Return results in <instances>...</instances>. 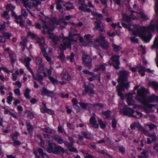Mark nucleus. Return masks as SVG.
I'll list each match as a JSON object with an SVG mask.
<instances>
[{"mask_svg": "<svg viewBox=\"0 0 158 158\" xmlns=\"http://www.w3.org/2000/svg\"><path fill=\"white\" fill-rule=\"evenodd\" d=\"M42 94L48 96H51L53 94L52 91H50L48 90L45 87H43L41 91Z\"/></svg>", "mask_w": 158, "mask_h": 158, "instance_id": "obj_16", "label": "nucleus"}, {"mask_svg": "<svg viewBox=\"0 0 158 158\" xmlns=\"http://www.w3.org/2000/svg\"><path fill=\"white\" fill-rule=\"evenodd\" d=\"M92 106H93V107H101L102 108H103L104 105L103 104L101 103H96L95 104H93L92 105Z\"/></svg>", "mask_w": 158, "mask_h": 158, "instance_id": "obj_64", "label": "nucleus"}, {"mask_svg": "<svg viewBox=\"0 0 158 158\" xmlns=\"http://www.w3.org/2000/svg\"><path fill=\"white\" fill-rule=\"evenodd\" d=\"M46 60L49 62L50 64H53V62L52 60V58L48 56L47 53L46 52L43 54Z\"/></svg>", "mask_w": 158, "mask_h": 158, "instance_id": "obj_29", "label": "nucleus"}, {"mask_svg": "<svg viewBox=\"0 0 158 158\" xmlns=\"http://www.w3.org/2000/svg\"><path fill=\"white\" fill-rule=\"evenodd\" d=\"M52 138L60 144L63 143L64 141L63 139L58 135H54Z\"/></svg>", "mask_w": 158, "mask_h": 158, "instance_id": "obj_15", "label": "nucleus"}, {"mask_svg": "<svg viewBox=\"0 0 158 158\" xmlns=\"http://www.w3.org/2000/svg\"><path fill=\"white\" fill-rule=\"evenodd\" d=\"M48 78L49 80L53 83H55L58 82V81L55 79L53 77L51 76H49Z\"/></svg>", "mask_w": 158, "mask_h": 158, "instance_id": "obj_62", "label": "nucleus"}, {"mask_svg": "<svg viewBox=\"0 0 158 158\" xmlns=\"http://www.w3.org/2000/svg\"><path fill=\"white\" fill-rule=\"evenodd\" d=\"M37 151L39 152L40 155L42 157H44L45 156H46L47 157H49V156H48L47 154L44 152L42 148H38L37 149Z\"/></svg>", "mask_w": 158, "mask_h": 158, "instance_id": "obj_26", "label": "nucleus"}, {"mask_svg": "<svg viewBox=\"0 0 158 158\" xmlns=\"http://www.w3.org/2000/svg\"><path fill=\"white\" fill-rule=\"evenodd\" d=\"M134 114H135V115L134 114H132V117L139 118L142 116V114L141 113L138 111H135Z\"/></svg>", "mask_w": 158, "mask_h": 158, "instance_id": "obj_31", "label": "nucleus"}, {"mask_svg": "<svg viewBox=\"0 0 158 158\" xmlns=\"http://www.w3.org/2000/svg\"><path fill=\"white\" fill-rule=\"evenodd\" d=\"M147 92L145 89L141 87L137 91V95L135 98V99L142 103H145L146 102Z\"/></svg>", "mask_w": 158, "mask_h": 158, "instance_id": "obj_4", "label": "nucleus"}, {"mask_svg": "<svg viewBox=\"0 0 158 158\" xmlns=\"http://www.w3.org/2000/svg\"><path fill=\"white\" fill-rule=\"evenodd\" d=\"M123 19L127 22H130L131 20V18L129 15L124 14L123 15Z\"/></svg>", "mask_w": 158, "mask_h": 158, "instance_id": "obj_33", "label": "nucleus"}, {"mask_svg": "<svg viewBox=\"0 0 158 158\" xmlns=\"http://www.w3.org/2000/svg\"><path fill=\"white\" fill-rule=\"evenodd\" d=\"M111 113V112L110 110H108L103 111L102 112V114L106 118H108L110 117Z\"/></svg>", "mask_w": 158, "mask_h": 158, "instance_id": "obj_38", "label": "nucleus"}, {"mask_svg": "<svg viewBox=\"0 0 158 158\" xmlns=\"http://www.w3.org/2000/svg\"><path fill=\"white\" fill-rule=\"evenodd\" d=\"M29 65H26L25 66L27 67V69L31 72V74L32 75V76L34 78H36V77L35 76L34 72H33V71L31 69V68H30L29 67Z\"/></svg>", "mask_w": 158, "mask_h": 158, "instance_id": "obj_55", "label": "nucleus"}, {"mask_svg": "<svg viewBox=\"0 0 158 158\" xmlns=\"http://www.w3.org/2000/svg\"><path fill=\"white\" fill-rule=\"evenodd\" d=\"M75 56L73 52H72L71 53L70 56H67L66 58L67 59L69 60L71 62H73L74 60Z\"/></svg>", "mask_w": 158, "mask_h": 158, "instance_id": "obj_42", "label": "nucleus"}, {"mask_svg": "<svg viewBox=\"0 0 158 158\" xmlns=\"http://www.w3.org/2000/svg\"><path fill=\"white\" fill-rule=\"evenodd\" d=\"M26 124L27 126V129L29 133H31L32 132L33 127L31 125L30 123L28 121H27Z\"/></svg>", "mask_w": 158, "mask_h": 158, "instance_id": "obj_27", "label": "nucleus"}, {"mask_svg": "<svg viewBox=\"0 0 158 158\" xmlns=\"http://www.w3.org/2000/svg\"><path fill=\"white\" fill-rule=\"evenodd\" d=\"M158 100V97L155 94H152L148 97L147 102L148 103L154 102Z\"/></svg>", "mask_w": 158, "mask_h": 158, "instance_id": "obj_13", "label": "nucleus"}, {"mask_svg": "<svg viewBox=\"0 0 158 158\" xmlns=\"http://www.w3.org/2000/svg\"><path fill=\"white\" fill-rule=\"evenodd\" d=\"M148 85L153 86L155 89H158V83L156 82L150 81Z\"/></svg>", "mask_w": 158, "mask_h": 158, "instance_id": "obj_32", "label": "nucleus"}, {"mask_svg": "<svg viewBox=\"0 0 158 158\" xmlns=\"http://www.w3.org/2000/svg\"><path fill=\"white\" fill-rule=\"evenodd\" d=\"M44 64H41L39 65V68L38 69V72L39 73H42V71L44 70Z\"/></svg>", "mask_w": 158, "mask_h": 158, "instance_id": "obj_57", "label": "nucleus"}, {"mask_svg": "<svg viewBox=\"0 0 158 158\" xmlns=\"http://www.w3.org/2000/svg\"><path fill=\"white\" fill-rule=\"evenodd\" d=\"M118 75L119 77L118 79V81L120 84L116 87L117 91L118 93V95L122 99H123L124 95L122 92L125 91V88L128 89L129 86V82H127L128 73L125 70H120Z\"/></svg>", "mask_w": 158, "mask_h": 158, "instance_id": "obj_1", "label": "nucleus"}, {"mask_svg": "<svg viewBox=\"0 0 158 158\" xmlns=\"http://www.w3.org/2000/svg\"><path fill=\"white\" fill-rule=\"evenodd\" d=\"M107 65L106 64H100L99 67H98L99 70H101L102 71H104L106 69V66H107Z\"/></svg>", "mask_w": 158, "mask_h": 158, "instance_id": "obj_50", "label": "nucleus"}, {"mask_svg": "<svg viewBox=\"0 0 158 158\" xmlns=\"http://www.w3.org/2000/svg\"><path fill=\"white\" fill-rule=\"evenodd\" d=\"M123 113L125 115H127L129 117H131L132 114H134L135 111L128 107L127 106H124L123 109Z\"/></svg>", "mask_w": 158, "mask_h": 158, "instance_id": "obj_11", "label": "nucleus"}, {"mask_svg": "<svg viewBox=\"0 0 158 158\" xmlns=\"http://www.w3.org/2000/svg\"><path fill=\"white\" fill-rule=\"evenodd\" d=\"M67 127L68 128H69V129L72 130H74L75 129V127L74 126H73V125L72 124V123H70L68 122H67Z\"/></svg>", "mask_w": 158, "mask_h": 158, "instance_id": "obj_58", "label": "nucleus"}, {"mask_svg": "<svg viewBox=\"0 0 158 158\" xmlns=\"http://www.w3.org/2000/svg\"><path fill=\"white\" fill-rule=\"evenodd\" d=\"M119 58V56L115 55L113 56L110 58L112 61V64L113 66L116 69H118L119 68V65L120 63Z\"/></svg>", "mask_w": 158, "mask_h": 158, "instance_id": "obj_9", "label": "nucleus"}, {"mask_svg": "<svg viewBox=\"0 0 158 158\" xmlns=\"http://www.w3.org/2000/svg\"><path fill=\"white\" fill-rule=\"evenodd\" d=\"M85 89L83 91L82 95L85 96L87 93L89 95H92L94 93V91L93 90L94 87V85L92 83H89L88 85H85L84 86Z\"/></svg>", "mask_w": 158, "mask_h": 158, "instance_id": "obj_7", "label": "nucleus"}, {"mask_svg": "<svg viewBox=\"0 0 158 158\" xmlns=\"http://www.w3.org/2000/svg\"><path fill=\"white\" fill-rule=\"evenodd\" d=\"M19 135V133L17 131H16L14 133H13L12 135V139H13V138H15V139H17L18 136Z\"/></svg>", "mask_w": 158, "mask_h": 158, "instance_id": "obj_63", "label": "nucleus"}, {"mask_svg": "<svg viewBox=\"0 0 158 158\" xmlns=\"http://www.w3.org/2000/svg\"><path fill=\"white\" fill-rule=\"evenodd\" d=\"M146 126L148 127V128L150 130H152L155 128H156V126L152 123L146 124Z\"/></svg>", "mask_w": 158, "mask_h": 158, "instance_id": "obj_45", "label": "nucleus"}, {"mask_svg": "<svg viewBox=\"0 0 158 158\" xmlns=\"http://www.w3.org/2000/svg\"><path fill=\"white\" fill-rule=\"evenodd\" d=\"M89 122L92 125V126L96 128L98 127V125L97 123V121L94 117H92L90 119Z\"/></svg>", "mask_w": 158, "mask_h": 158, "instance_id": "obj_19", "label": "nucleus"}, {"mask_svg": "<svg viewBox=\"0 0 158 158\" xmlns=\"http://www.w3.org/2000/svg\"><path fill=\"white\" fill-rule=\"evenodd\" d=\"M31 1V2H32V3H31L33 5L34 7H37L39 5H40L41 4V2L40 1Z\"/></svg>", "mask_w": 158, "mask_h": 158, "instance_id": "obj_52", "label": "nucleus"}, {"mask_svg": "<svg viewBox=\"0 0 158 158\" xmlns=\"http://www.w3.org/2000/svg\"><path fill=\"white\" fill-rule=\"evenodd\" d=\"M87 6L85 4H81V5L79 7V9L82 11L87 12H91V10L87 8Z\"/></svg>", "mask_w": 158, "mask_h": 158, "instance_id": "obj_17", "label": "nucleus"}, {"mask_svg": "<svg viewBox=\"0 0 158 158\" xmlns=\"http://www.w3.org/2000/svg\"><path fill=\"white\" fill-rule=\"evenodd\" d=\"M72 41V39L68 37L64 38L62 41L63 43L60 44V49L64 51L65 50L66 48H70Z\"/></svg>", "mask_w": 158, "mask_h": 158, "instance_id": "obj_6", "label": "nucleus"}, {"mask_svg": "<svg viewBox=\"0 0 158 158\" xmlns=\"http://www.w3.org/2000/svg\"><path fill=\"white\" fill-rule=\"evenodd\" d=\"M112 47L113 48L114 51L116 52H119L122 49L120 46L114 44H112Z\"/></svg>", "mask_w": 158, "mask_h": 158, "instance_id": "obj_34", "label": "nucleus"}, {"mask_svg": "<svg viewBox=\"0 0 158 158\" xmlns=\"http://www.w3.org/2000/svg\"><path fill=\"white\" fill-rule=\"evenodd\" d=\"M31 3H32V2H31V1L30 2L27 4V7H25L27 8V10L30 13H31V12L29 8L31 9L33 7H34L33 5Z\"/></svg>", "mask_w": 158, "mask_h": 158, "instance_id": "obj_49", "label": "nucleus"}, {"mask_svg": "<svg viewBox=\"0 0 158 158\" xmlns=\"http://www.w3.org/2000/svg\"><path fill=\"white\" fill-rule=\"evenodd\" d=\"M63 143L68 148L73 147V146L72 144L70 142L69 143L68 141L64 140Z\"/></svg>", "mask_w": 158, "mask_h": 158, "instance_id": "obj_61", "label": "nucleus"}, {"mask_svg": "<svg viewBox=\"0 0 158 158\" xmlns=\"http://www.w3.org/2000/svg\"><path fill=\"white\" fill-rule=\"evenodd\" d=\"M81 59L82 63L84 66L87 67L89 69L92 67V59L88 53L85 51L83 52Z\"/></svg>", "mask_w": 158, "mask_h": 158, "instance_id": "obj_5", "label": "nucleus"}, {"mask_svg": "<svg viewBox=\"0 0 158 158\" xmlns=\"http://www.w3.org/2000/svg\"><path fill=\"white\" fill-rule=\"evenodd\" d=\"M79 104L81 107L85 110H88L90 109V105L91 104L88 103H85L83 102H80Z\"/></svg>", "mask_w": 158, "mask_h": 158, "instance_id": "obj_20", "label": "nucleus"}, {"mask_svg": "<svg viewBox=\"0 0 158 158\" xmlns=\"http://www.w3.org/2000/svg\"><path fill=\"white\" fill-rule=\"evenodd\" d=\"M94 30H98L101 32H105V26L102 24L101 22L94 21Z\"/></svg>", "mask_w": 158, "mask_h": 158, "instance_id": "obj_10", "label": "nucleus"}, {"mask_svg": "<svg viewBox=\"0 0 158 158\" xmlns=\"http://www.w3.org/2000/svg\"><path fill=\"white\" fill-rule=\"evenodd\" d=\"M154 44L156 45L157 50L156 51V56L155 59L156 65L158 67V37L156 38L154 40Z\"/></svg>", "mask_w": 158, "mask_h": 158, "instance_id": "obj_21", "label": "nucleus"}, {"mask_svg": "<svg viewBox=\"0 0 158 158\" xmlns=\"http://www.w3.org/2000/svg\"><path fill=\"white\" fill-rule=\"evenodd\" d=\"M11 12L12 16L14 17L15 19H19L20 18V17H22V15L18 16L14 11H12Z\"/></svg>", "mask_w": 158, "mask_h": 158, "instance_id": "obj_56", "label": "nucleus"}, {"mask_svg": "<svg viewBox=\"0 0 158 158\" xmlns=\"http://www.w3.org/2000/svg\"><path fill=\"white\" fill-rule=\"evenodd\" d=\"M98 122L99 123L100 126L102 128H104L106 127V125L104 123L102 120L99 118L98 119Z\"/></svg>", "mask_w": 158, "mask_h": 158, "instance_id": "obj_39", "label": "nucleus"}, {"mask_svg": "<svg viewBox=\"0 0 158 158\" xmlns=\"http://www.w3.org/2000/svg\"><path fill=\"white\" fill-rule=\"evenodd\" d=\"M6 9L8 11H13L15 9V6L11 4H8L6 6Z\"/></svg>", "mask_w": 158, "mask_h": 158, "instance_id": "obj_36", "label": "nucleus"}, {"mask_svg": "<svg viewBox=\"0 0 158 158\" xmlns=\"http://www.w3.org/2000/svg\"><path fill=\"white\" fill-rule=\"evenodd\" d=\"M3 35L6 39H9L12 36V34L9 32H3Z\"/></svg>", "mask_w": 158, "mask_h": 158, "instance_id": "obj_46", "label": "nucleus"}, {"mask_svg": "<svg viewBox=\"0 0 158 158\" xmlns=\"http://www.w3.org/2000/svg\"><path fill=\"white\" fill-rule=\"evenodd\" d=\"M58 59H60L62 61H64L65 60V55L63 51H61L59 55L57 56Z\"/></svg>", "mask_w": 158, "mask_h": 158, "instance_id": "obj_35", "label": "nucleus"}, {"mask_svg": "<svg viewBox=\"0 0 158 158\" xmlns=\"http://www.w3.org/2000/svg\"><path fill=\"white\" fill-rule=\"evenodd\" d=\"M42 59L40 57H38L36 58V62L37 64L40 65L41 64H43L42 63Z\"/></svg>", "mask_w": 158, "mask_h": 158, "instance_id": "obj_48", "label": "nucleus"}, {"mask_svg": "<svg viewBox=\"0 0 158 158\" xmlns=\"http://www.w3.org/2000/svg\"><path fill=\"white\" fill-rule=\"evenodd\" d=\"M68 139L70 143L73 146L74 143L75 142V141L72 137L69 136Z\"/></svg>", "mask_w": 158, "mask_h": 158, "instance_id": "obj_59", "label": "nucleus"}, {"mask_svg": "<svg viewBox=\"0 0 158 158\" xmlns=\"http://www.w3.org/2000/svg\"><path fill=\"white\" fill-rule=\"evenodd\" d=\"M73 106L74 108L76 110L77 113H79L81 112V108L77 105H73Z\"/></svg>", "mask_w": 158, "mask_h": 158, "instance_id": "obj_60", "label": "nucleus"}, {"mask_svg": "<svg viewBox=\"0 0 158 158\" xmlns=\"http://www.w3.org/2000/svg\"><path fill=\"white\" fill-rule=\"evenodd\" d=\"M56 8L59 11L63 12V11L62 5L60 4H56Z\"/></svg>", "mask_w": 158, "mask_h": 158, "instance_id": "obj_53", "label": "nucleus"}, {"mask_svg": "<svg viewBox=\"0 0 158 158\" xmlns=\"http://www.w3.org/2000/svg\"><path fill=\"white\" fill-rule=\"evenodd\" d=\"M49 153H53L55 154L60 153V152L64 153L65 151L64 149L60 145L57 146L56 144L54 143L48 142V145L46 150Z\"/></svg>", "mask_w": 158, "mask_h": 158, "instance_id": "obj_3", "label": "nucleus"}, {"mask_svg": "<svg viewBox=\"0 0 158 158\" xmlns=\"http://www.w3.org/2000/svg\"><path fill=\"white\" fill-rule=\"evenodd\" d=\"M100 46L103 49L108 48L109 47V44L108 41L106 40L99 44Z\"/></svg>", "mask_w": 158, "mask_h": 158, "instance_id": "obj_22", "label": "nucleus"}, {"mask_svg": "<svg viewBox=\"0 0 158 158\" xmlns=\"http://www.w3.org/2000/svg\"><path fill=\"white\" fill-rule=\"evenodd\" d=\"M82 134L84 137L87 139H93L94 138L93 135L88 133H87L85 131H82L81 132Z\"/></svg>", "mask_w": 158, "mask_h": 158, "instance_id": "obj_24", "label": "nucleus"}, {"mask_svg": "<svg viewBox=\"0 0 158 158\" xmlns=\"http://www.w3.org/2000/svg\"><path fill=\"white\" fill-rule=\"evenodd\" d=\"M39 46L40 47L41 50V52L43 54L47 52L46 51V48H47L46 45H45L44 44H42Z\"/></svg>", "mask_w": 158, "mask_h": 158, "instance_id": "obj_40", "label": "nucleus"}, {"mask_svg": "<svg viewBox=\"0 0 158 158\" xmlns=\"http://www.w3.org/2000/svg\"><path fill=\"white\" fill-rule=\"evenodd\" d=\"M139 131H141L145 135L152 138V140L155 142L157 140V137L155 133H150L148 130H146L143 127L139 126Z\"/></svg>", "mask_w": 158, "mask_h": 158, "instance_id": "obj_8", "label": "nucleus"}, {"mask_svg": "<svg viewBox=\"0 0 158 158\" xmlns=\"http://www.w3.org/2000/svg\"><path fill=\"white\" fill-rule=\"evenodd\" d=\"M31 60V59L29 57H25L24 59V61L26 63L25 65H30V62Z\"/></svg>", "mask_w": 158, "mask_h": 158, "instance_id": "obj_54", "label": "nucleus"}, {"mask_svg": "<svg viewBox=\"0 0 158 158\" xmlns=\"http://www.w3.org/2000/svg\"><path fill=\"white\" fill-rule=\"evenodd\" d=\"M132 94H129L127 97V102L129 106L133 105L134 104L135 101L132 98Z\"/></svg>", "mask_w": 158, "mask_h": 158, "instance_id": "obj_14", "label": "nucleus"}, {"mask_svg": "<svg viewBox=\"0 0 158 158\" xmlns=\"http://www.w3.org/2000/svg\"><path fill=\"white\" fill-rule=\"evenodd\" d=\"M148 150H144L141 153V154L143 155V157L145 158H148Z\"/></svg>", "mask_w": 158, "mask_h": 158, "instance_id": "obj_43", "label": "nucleus"}, {"mask_svg": "<svg viewBox=\"0 0 158 158\" xmlns=\"http://www.w3.org/2000/svg\"><path fill=\"white\" fill-rule=\"evenodd\" d=\"M9 56L10 58L11 63L13 64L16 60V56L15 54L14 53L10 52L9 53Z\"/></svg>", "mask_w": 158, "mask_h": 158, "instance_id": "obj_28", "label": "nucleus"}, {"mask_svg": "<svg viewBox=\"0 0 158 158\" xmlns=\"http://www.w3.org/2000/svg\"><path fill=\"white\" fill-rule=\"evenodd\" d=\"M90 75L91 76V77H89L88 78V80L90 81H92L95 80L98 77L97 74H95L93 72Z\"/></svg>", "mask_w": 158, "mask_h": 158, "instance_id": "obj_30", "label": "nucleus"}, {"mask_svg": "<svg viewBox=\"0 0 158 158\" xmlns=\"http://www.w3.org/2000/svg\"><path fill=\"white\" fill-rule=\"evenodd\" d=\"M61 75L62 80H64L67 81H69L70 80L71 77L67 72L63 71Z\"/></svg>", "mask_w": 158, "mask_h": 158, "instance_id": "obj_18", "label": "nucleus"}, {"mask_svg": "<svg viewBox=\"0 0 158 158\" xmlns=\"http://www.w3.org/2000/svg\"><path fill=\"white\" fill-rule=\"evenodd\" d=\"M30 92V90L28 88L26 89L25 93H24V95L25 97L27 98L30 99L31 97L29 95V94Z\"/></svg>", "mask_w": 158, "mask_h": 158, "instance_id": "obj_37", "label": "nucleus"}, {"mask_svg": "<svg viewBox=\"0 0 158 158\" xmlns=\"http://www.w3.org/2000/svg\"><path fill=\"white\" fill-rule=\"evenodd\" d=\"M42 130L44 132L47 133L54 134L55 133V131L49 127H47L42 129Z\"/></svg>", "mask_w": 158, "mask_h": 158, "instance_id": "obj_25", "label": "nucleus"}, {"mask_svg": "<svg viewBox=\"0 0 158 158\" xmlns=\"http://www.w3.org/2000/svg\"><path fill=\"white\" fill-rule=\"evenodd\" d=\"M41 22L43 23L42 27L43 29L42 33L45 35L48 34L49 35V38L52 39V40L55 45L58 44V42L60 41V37L54 35L51 31L54 30V28L53 26L49 24H47L46 22L43 19L41 20Z\"/></svg>", "mask_w": 158, "mask_h": 158, "instance_id": "obj_2", "label": "nucleus"}, {"mask_svg": "<svg viewBox=\"0 0 158 158\" xmlns=\"http://www.w3.org/2000/svg\"><path fill=\"white\" fill-rule=\"evenodd\" d=\"M71 32L70 33L69 36L72 38H73V36L76 35H78V37L79 36V34L77 33V30L74 28H71Z\"/></svg>", "mask_w": 158, "mask_h": 158, "instance_id": "obj_23", "label": "nucleus"}, {"mask_svg": "<svg viewBox=\"0 0 158 158\" xmlns=\"http://www.w3.org/2000/svg\"><path fill=\"white\" fill-rule=\"evenodd\" d=\"M138 72L140 73L142 76H143L145 74L144 72L146 71V69L145 67L139 64L136 67Z\"/></svg>", "mask_w": 158, "mask_h": 158, "instance_id": "obj_12", "label": "nucleus"}, {"mask_svg": "<svg viewBox=\"0 0 158 158\" xmlns=\"http://www.w3.org/2000/svg\"><path fill=\"white\" fill-rule=\"evenodd\" d=\"M37 78H34L35 79L39 81V80H43L44 79L43 77L40 74V73H38L36 74Z\"/></svg>", "mask_w": 158, "mask_h": 158, "instance_id": "obj_44", "label": "nucleus"}, {"mask_svg": "<svg viewBox=\"0 0 158 158\" xmlns=\"http://www.w3.org/2000/svg\"><path fill=\"white\" fill-rule=\"evenodd\" d=\"M2 16L6 19H8L9 18V16L8 15V12L5 11L2 14Z\"/></svg>", "mask_w": 158, "mask_h": 158, "instance_id": "obj_51", "label": "nucleus"}, {"mask_svg": "<svg viewBox=\"0 0 158 158\" xmlns=\"http://www.w3.org/2000/svg\"><path fill=\"white\" fill-rule=\"evenodd\" d=\"M21 15H22V17L23 16L24 17L26 18L28 15L27 13L26 12V10L24 9H22L21 10Z\"/></svg>", "mask_w": 158, "mask_h": 158, "instance_id": "obj_47", "label": "nucleus"}, {"mask_svg": "<svg viewBox=\"0 0 158 158\" xmlns=\"http://www.w3.org/2000/svg\"><path fill=\"white\" fill-rule=\"evenodd\" d=\"M106 40H105V37L102 36L101 34H100V38L99 39H97L96 41L99 43L100 44L101 43H102Z\"/></svg>", "mask_w": 158, "mask_h": 158, "instance_id": "obj_41", "label": "nucleus"}]
</instances>
